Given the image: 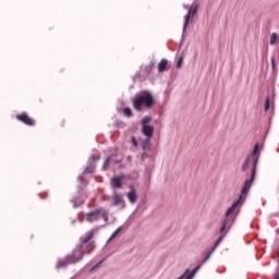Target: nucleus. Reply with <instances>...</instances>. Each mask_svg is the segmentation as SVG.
I'll return each instance as SVG.
<instances>
[{
	"mask_svg": "<svg viewBox=\"0 0 279 279\" xmlns=\"http://www.w3.org/2000/svg\"><path fill=\"white\" fill-rule=\"evenodd\" d=\"M182 62H184V58L180 57L177 62V69H180V66H182Z\"/></svg>",
	"mask_w": 279,
	"mask_h": 279,
	"instance_id": "26",
	"label": "nucleus"
},
{
	"mask_svg": "<svg viewBox=\"0 0 279 279\" xmlns=\"http://www.w3.org/2000/svg\"><path fill=\"white\" fill-rule=\"evenodd\" d=\"M167 64H169V61H167V59H162L159 63H158V71L159 73H163L165 69H167Z\"/></svg>",
	"mask_w": 279,
	"mask_h": 279,
	"instance_id": "13",
	"label": "nucleus"
},
{
	"mask_svg": "<svg viewBox=\"0 0 279 279\" xmlns=\"http://www.w3.org/2000/svg\"><path fill=\"white\" fill-rule=\"evenodd\" d=\"M246 195H243V192H241V195L239 197V199H235L232 203V206H230L226 213V217H230V215H232V213H234V210H236V207L239 206V204H241V199H243V197H245Z\"/></svg>",
	"mask_w": 279,
	"mask_h": 279,
	"instance_id": "10",
	"label": "nucleus"
},
{
	"mask_svg": "<svg viewBox=\"0 0 279 279\" xmlns=\"http://www.w3.org/2000/svg\"><path fill=\"white\" fill-rule=\"evenodd\" d=\"M179 279H182V277H180Z\"/></svg>",
	"mask_w": 279,
	"mask_h": 279,
	"instance_id": "33",
	"label": "nucleus"
},
{
	"mask_svg": "<svg viewBox=\"0 0 279 279\" xmlns=\"http://www.w3.org/2000/svg\"><path fill=\"white\" fill-rule=\"evenodd\" d=\"M219 243H221V236L216 241L215 247H217V245H219ZM215 247L210 252L206 253L204 263H206V260H208L210 258V254H213V252H215Z\"/></svg>",
	"mask_w": 279,
	"mask_h": 279,
	"instance_id": "16",
	"label": "nucleus"
},
{
	"mask_svg": "<svg viewBox=\"0 0 279 279\" xmlns=\"http://www.w3.org/2000/svg\"><path fill=\"white\" fill-rule=\"evenodd\" d=\"M125 179V175H116L110 180V184L112 189H122L123 187V180Z\"/></svg>",
	"mask_w": 279,
	"mask_h": 279,
	"instance_id": "8",
	"label": "nucleus"
},
{
	"mask_svg": "<svg viewBox=\"0 0 279 279\" xmlns=\"http://www.w3.org/2000/svg\"><path fill=\"white\" fill-rule=\"evenodd\" d=\"M113 162H114V165H120V162H122V160L121 159L120 160H114Z\"/></svg>",
	"mask_w": 279,
	"mask_h": 279,
	"instance_id": "30",
	"label": "nucleus"
},
{
	"mask_svg": "<svg viewBox=\"0 0 279 279\" xmlns=\"http://www.w3.org/2000/svg\"><path fill=\"white\" fill-rule=\"evenodd\" d=\"M198 9H199V4L197 2H193L191 4L187 14L184 16L183 29H186V27H189V23H190L191 19H193V16H195V14H197Z\"/></svg>",
	"mask_w": 279,
	"mask_h": 279,
	"instance_id": "6",
	"label": "nucleus"
},
{
	"mask_svg": "<svg viewBox=\"0 0 279 279\" xmlns=\"http://www.w3.org/2000/svg\"><path fill=\"white\" fill-rule=\"evenodd\" d=\"M149 147H151V138L147 137L146 140L143 141L142 143V149L144 151H147V149H149Z\"/></svg>",
	"mask_w": 279,
	"mask_h": 279,
	"instance_id": "15",
	"label": "nucleus"
},
{
	"mask_svg": "<svg viewBox=\"0 0 279 279\" xmlns=\"http://www.w3.org/2000/svg\"><path fill=\"white\" fill-rule=\"evenodd\" d=\"M128 199L131 202V204H136V190L131 189V191L128 193Z\"/></svg>",
	"mask_w": 279,
	"mask_h": 279,
	"instance_id": "12",
	"label": "nucleus"
},
{
	"mask_svg": "<svg viewBox=\"0 0 279 279\" xmlns=\"http://www.w3.org/2000/svg\"><path fill=\"white\" fill-rule=\"evenodd\" d=\"M227 220H225L222 227L220 228V232H225L226 231V226H227Z\"/></svg>",
	"mask_w": 279,
	"mask_h": 279,
	"instance_id": "28",
	"label": "nucleus"
},
{
	"mask_svg": "<svg viewBox=\"0 0 279 279\" xmlns=\"http://www.w3.org/2000/svg\"><path fill=\"white\" fill-rule=\"evenodd\" d=\"M269 106H270L269 97H267L266 101H265V105H264L265 112H269Z\"/></svg>",
	"mask_w": 279,
	"mask_h": 279,
	"instance_id": "25",
	"label": "nucleus"
},
{
	"mask_svg": "<svg viewBox=\"0 0 279 279\" xmlns=\"http://www.w3.org/2000/svg\"><path fill=\"white\" fill-rule=\"evenodd\" d=\"M131 143H132L133 146L138 147V142L136 141L135 136H132Z\"/></svg>",
	"mask_w": 279,
	"mask_h": 279,
	"instance_id": "27",
	"label": "nucleus"
},
{
	"mask_svg": "<svg viewBox=\"0 0 279 279\" xmlns=\"http://www.w3.org/2000/svg\"><path fill=\"white\" fill-rule=\"evenodd\" d=\"M110 217V213L108 209L104 207H98L87 214H85V220L88 221V223H93L95 221H99V219H104L105 223H108Z\"/></svg>",
	"mask_w": 279,
	"mask_h": 279,
	"instance_id": "3",
	"label": "nucleus"
},
{
	"mask_svg": "<svg viewBox=\"0 0 279 279\" xmlns=\"http://www.w3.org/2000/svg\"><path fill=\"white\" fill-rule=\"evenodd\" d=\"M154 104H156V100H154V95L147 90H144L133 100V108L137 110V112H141L144 108L147 110L151 109Z\"/></svg>",
	"mask_w": 279,
	"mask_h": 279,
	"instance_id": "1",
	"label": "nucleus"
},
{
	"mask_svg": "<svg viewBox=\"0 0 279 279\" xmlns=\"http://www.w3.org/2000/svg\"><path fill=\"white\" fill-rule=\"evenodd\" d=\"M15 119L20 121L21 123H24V125H28V128H34L36 125V120L34 118L29 117L27 112H23L15 116Z\"/></svg>",
	"mask_w": 279,
	"mask_h": 279,
	"instance_id": "7",
	"label": "nucleus"
},
{
	"mask_svg": "<svg viewBox=\"0 0 279 279\" xmlns=\"http://www.w3.org/2000/svg\"><path fill=\"white\" fill-rule=\"evenodd\" d=\"M113 204L114 206H119L121 204H123V196H121V194H113Z\"/></svg>",
	"mask_w": 279,
	"mask_h": 279,
	"instance_id": "14",
	"label": "nucleus"
},
{
	"mask_svg": "<svg viewBox=\"0 0 279 279\" xmlns=\"http://www.w3.org/2000/svg\"><path fill=\"white\" fill-rule=\"evenodd\" d=\"M149 121H151V117H145L142 119V128H145V125H148L147 123H149Z\"/></svg>",
	"mask_w": 279,
	"mask_h": 279,
	"instance_id": "22",
	"label": "nucleus"
},
{
	"mask_svg": "<svg viewBox=\"0 0 279 279\" xmlns=\"http://www.w3.org/2000/svg\"><path fill=\"white\" fill-rule=\"evenodd\" d=\"M123 114H125V117H132V109H130V107L124 108Z\"/></svg>",
	"mask_w": 279,
	"mask_h": 279,
	"instance_id": "23",
	"label": "nucleus"
},
{
	"mask_svg": "<svg viewBox=\"0 0 279 279\" xmlns=\"http://www.w3.org/2000/svg\"><path fill=\"white\" fill-rule=\"evenodd\" d=\"M112 161V157H108L105 162H104V166H102V169H108V165H110V162Z\"/></svg>",
	"mask_w": 279,
	"mask_h": 279,
	"instance_id": "24",
	"label": "nucleus"
},
{
	"mask_svg": "<svg viewBox=\"0 0 279 279\" xmlns=\"http://www.w3.org/2000/svg\"><path fill=\"white\" fill-rule=\"evenodd\" d=\"M272 69H276V59H271Z\"/></svg>",
	"mask_w": 279,
	"mask_h": 279,
	"instance_id": "29",
	"label": "nucleus"
},
{
	"mask_svg": "<svg viewBox=\"0 0 279 279\" xmlns=\"http://www.w3.org/2000/svg\"><path fill=\"white\" fill-rule=\"evenodd\" d=\"M93 160H99V157L97 156H92Z\"/></svg>",
	"mask_w": 279,
	"mask_h": 279,
	"instance_id": "31",
	"label": "nucleus"
},
{
	"mask_svg": "<svg viewBox=\"0 0 279 279\" xmlns=\"http://www.w3.org/2000/svg\"><path fill=\"white\" fill-rule=\"evenodd\" d=\"M69 265H73V262L71 260V257H69L68 255L57 262L56 269H64V267H69Z\"/></svg>",
	"mask_w": 279,
	"mask_h": 279,
	"instance_id": "9",
	"label": "nucleus"
},
{
	"mask_svg": "<svg viewBox=\"0 0 279 279\" xmlns=\"http://www.w3.org/2000/svg\"><path fill=\"white\" fill-rule=\"evenodd\" d=\"M277 40H278V34L272 33L270 35V45H276Z\"/></svg>",
	"mask_w": 279,
	"mask_h": 279,
	"instance_id": "21",
	"label": "nucleus"
},
{
	"mask_svg": "<svg viewBox=\"0 0 279 279\" xmlns=\"http://www.w3.org/2000/svg\"><path fill=\"white\" fill-rule=\"evenodd\" d=\"M259 145L255 144L254 149H253V155L251 156V158H256V161L258 162V157H256V154H258V149H259Z\"/></svg>",
	"mask_w": 279,
	"mask_h": 279,
	"instance_id": "18",
	"label": "nucleus"
},
{
	"mask_svg": "<svg viewBox=\"0 0 279 279\" xmlns=\"http://www.w3.org/2000/svg\"><path fill=\"white\" fill-rule=\"evenodd\" d=\"M199 267L201 266H196L194 270H192L191 274L186 276V279H193V277L197 274V271H199Z\"/></svg>",
	"mask_w": 279,
	"mask_h": 279,
	"instance_id": "19",
	"label": "nucleus"
},
{
	"mask_svg": "<svg viewBox=\"0 0 279 279\" xmlns=\"http://www.w3.org/2000/svg\"><path fill=\"white\" fill-rule=\"evenodd\" d=\"M142 134L147 138H151L154 136V126L151 125H144L142 126Z\"/></svg>",
	"mask_w": 279,
	"mask_h": 279,
	"instance_id": "11",
	"label": "nucleus"
},
{
	"mask_svg": "<svg viewBox=\"0 0 279 279\" xmlns=\"http://www.w3.org/2000/svg\"><path fill=\"white\" fill-rule=\"evenodd\" d=\"M84 173H95V163L87 166Z\"/></svg>",
	"mask_w": 279,
	"mask_h": 279,
	"instance_id": "17",
	"label": "nucleus"
},
{
	"mask_svg": "<svg viewBox=\"0 0 279 279\" xmlns=\"http://www.w3.org/2000/svg\"><path fill=\"white\" fill-rule=\"evenodd\" d=\"M257 160L255 157H247L245 162L242 166V171H247V169H252L251 178L245 181L244 186L242 189V195H247L250 193V189H252V184L256 178V165Z\"/></svg>",
	"mask_w": 279,
	"mask_h": 279,
	"instance_id": "2",
	"label": "nucleus"
},
{
	"mask_svg": "<svg viewBox=\"0 0 279 279\" xmlns=\"http://www.w3.org/2000/svg\"><path fill=\"white\" fill-rule=\"evenodd\" d=\"M97 230L93 229L90 231H87L83 236H81V246L85 250H88V252H93L95 250V241L93 239L95 238V233Z\"/></svg>",
	"mask_w": 279,
	"mask_h": 279,
	"instance_id": "4",
	"label": "nucleus"
},
{
	"mask_svg": "<svg viewBox=\"0 0 279 279\" xmlns=\"http://www.w3.org/2000/svg\"><path fill=\"white\" fill-rule=\"evenodd\" d=\"M121 230H123V227H119L109 238L108 242L112 241V239L117 238V234H119V232H121Z\"/></svg>",
	"mask_w": 279,
	"mask_h": 279,
	"instance_id": "20",
	"label": "nucleus"
},
{
	"mask_svg": "<svg viewBox=\"0 0 279 279\" xmlns=\"http://www.w3.org/2000/svg\"><path fill=\"white\" fill-rule=\"evenodd\" d=\"M148 68H149V69H154V63H150V64L148 65Z\"/></svg>",
	"mask_w": 279,
	"mask_h": 279,
	"instance_id": "32",
	"label": "nucleus"
},
{
	"mask_svg": "<svg viewBox=\"0 0 279 279\" xmlns=\"http://www.w3.org/2000/svg\"><path fill=\"white\" fill-rule=\"evenodd\" d=\"M84 254H90V251H88L87 248H83L82 245H78L72 254L68 255L72 262L73 265H75V263H80V260H82V258H84Z\"/></svg>",
	"mask_w": 279,
	"mask_h": 279,
	"instance_id": "5",
	"label": "nucleus"
}]
</instances>
